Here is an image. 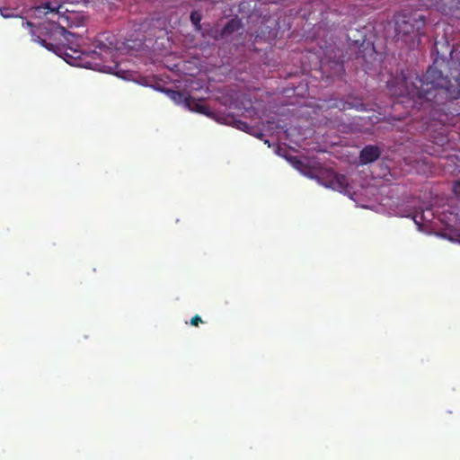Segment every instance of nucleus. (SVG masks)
Here are the masks:
<instances>
[{
    "label": "nucleus",
    "mask_w": 460,
    "mask_h": 460,
    "mask_svg": "<svg viewBox=\"0 0 460 460\" xmlns=\"http://www.w3.org/2000/svg\"><path fill=\"white\" fill-rule=\"evenodd\" d=\"M449 66L456 86L443 76L441 71L431 66L422 77L404 76L398 89L389 84L390 92L394 95L407 96L414 102L415 105L420 106L424 102L440 105L447 101H455L460 96V47L452 49Z\"/></svg>",
    "instance_id": "f257e3e1"
},
{
    "label": "nucleus",
    "mask_w": 460,
    "mask_h": 460,
    "mask_svg": "<svg viewBox=\"0 0 460 460\" xmlns=\"http://www.w3.org/2000/svg\"><path fill=\"white\" fill-rule=\"evenodd\" d=\"M62 30V36L66 43V47L63 46L62 49L58 48L57 54L61 57L66 63L75 66H84L92 69H96L105 73H114L117 68L115 62V52L118 49L117 44L114 42V37H107L105 43L100 40L95 49L93 50L92 56L94 59H100L101 62H88L84 61L83 56L85 54L80 49L81 38L67 31L64 28Z\"/></svg>",
    "instance_id": "f03ea898"
},
{
    "label": "nucleus",
    "mask_w": 460,
    "mask_h": 460,
    "mask_svg": "<svg viewBox=\"0 0 460 460\" xmlns=\"http://www.w3.org/2000/svg\"><path fill=\"white\" fill-rule=\"evenodd\" d=\"M317 181L321 185L343 193L349 198H353L359 190L354 181L349 182L345 175L339 174L332 170L322 172L317 176Z\"/></svg>",
    "instance_id": "7ed1b4c3"
},
{
    "label": "nucleus",
    "mask_w": 460,
    "mask_h": 460,
    "mask_svg": "<svg viewBox=\"0 0 460 460\" xmlns=\"http://www.w3.org/2000/svg\"><path fill=\"white\" fill-rule=\"evenodd\" d=\"M426 24L425 17L420 13L400 14L395 20V31L398 36L418 37Z\"/></svg>",
    "instance_id": "20e7f679"
},
{
    "label": "nucleus",
    "mask_w": 460,
    "mask_h": 460,
    "mask_svg": "<svg viewBox=\"0 0 460 460\" xmlns=\"http://www.w3.org/2000/svg\"><path fill=\"white\" fill-rule=\"evenodd\" d=\"M168 97L177 104H183L190 111L207 114V108L201 103L197 102L194 99L185 96L177 91H168Z\"/></svg>",
    "instance_id": "39448f33"
},
{
    "label": "nucleus",
    "mask_w": 460,
    "mask_h": 460,
    "mask_svg": "<svg viewBox=\"0 0 460 460\" xmlns=\"http://www.w3.org/2000/svg\"><path fill=\"white\" fill-rule=\"evenodd\" d=\"M434 218L435 213L432 208L429 207L425 208H420L414 212L412 216V219L414 223L419 226V229H421V227L431 224Z\"/></svg>",
    "instance_id": "423d86ee"
},
{
    "label": "nucleus",
    "mask_w": 460,
    "mask_h": 460,
    "mask_svg": "<svg viewBox=\"0 0 460 460\" xmlns=\"http://www.w3.org/2000/svg\"><path fill=\"white\" fill-rule=\"evenodd\" d=\"M438 10L446 15L460 17V0H441Z\"/></svg>",
    "instance_id": "0eeeda50"
},
{
    "label": "nucleus",
    "mask_w": 460,
    "mask_h": 460,
    "mask_svg": "<svg viewBox=\"0 0 460 460\" xmlns=\"http://www.w3.org/2000/svg\"><path fill=\"white\" fill-rule=\"evenodd\" d=\"M380 155V150L376 146H366L360 153V160L363 164L372 163Z\"/></svg>",
    "instance_id": "6e6552de"
},
{
    "label": "nucleus",
    "mask_w": 460,
    "mask_h": 460,
    "mask_svg": "<svg viewBox=\"0 0 460 460\" xmlns=\"http://www.w3.org/2000/svg\"><path fill=\"white\" fill-rule=\"evenodd\" d=\"M234 127L242 131L256 136L259 138L261 137L262 136L261 133H257V129H255L253 127L250 126L249 124L242 120H236L234 122Z\"/></svg>",
    "instance_id": "1a4fd4ad"
},
{
    "label": "nucleus",
    "mask_w": 460,
    "mask_h": 460,
    "mask_svg": "<svg viewBox=\"0 0 460 460\" xmlns=\"http://www.w3.org/2000/svg\"><path fill=\"white\" fill-rule=\"evenodd\" d=\"M61 8L60 4H57L52 2H46L41 5L38 6V11L40 13H58Z\"/></svg>",
    "instance_id": "9d476101"
},
{
    "label": "nucleus",
    "mask_w": 460,
    "mask_h": 460,
    "mask_svg": "<svg viewBox=\"0 0 460 460\" xmlns=\"http://www.w3.org/2000/svg\"><path fill=\"white\" fill-rule=\"evenodd\" d=\"M22 22V28L26 29V30H29L31 34V40L32 41L34 42H38L43 46H45L46 48L49 49V46L45 43V40H41L39 36L35 35L33 30H32V27H33V24L30 22H25L23 20L21 21Z\"/></svg>",
    "instance_id": "9b49d317"
},
{
    "label": "nucleus",
    "mask_w": 460,
    "mask_h": 460,
    "mask_svg": "<svg viewBox=\"0 0 460 460\" xmlns=\"http://www.w3.org/2000/svg\"><path fill=\"white\" fill-rule=\"evenodd\" d=\"M239 26V22L235 20L230 21L225 27L223 33L226 34L229 32H232L233 31L236 30Z\"/></svg>",
    "instance_id": "f8f14e48"
},
{
    "label": "nucleus",
    "mask_w": 460,
    "mask_h": 460,
    "mask_svg": "<svg viewBox=\"0 0 460 460\" xmlns=\"http://www.w3.org/2000/svg\"><path fill=\"white\" fill-rule=\"evenodd\" d=\"M190 21L193 23V25L196 27V29H199L200 25L199 22L201 21V15L199 12L194 11L190 14Z\"/></svg>",
    "instance_id": "ddd939ff"
},
{
    "label": "nucleus",
    "mask_w": 460,
    "mask_h": 460,
    "mask_svg": "<svg viewBox=\"0 0 460 460\" xmlns=\"http://www.w3.org/2000/svg\"><path fill=\"white\" fill-rule=\"evenodd\" d=\"M290 164L298 171H300L303 174L306 175V172L303 170L304 164L298 160L296 157H293L289 159Z\"/></svg>",
    "instance_id": "4468645a"
},
{
    "label": "nucleus",
    "mask_w": 460,
    "mask_h": 460,
    "mask_svg": "<svg viewBox=\"0 0 460 460\" xmlns=\"http://www.w3.org/2000/svg\"><path fill=\"white\" fill-rule=\"evenodd\" d=\"M454 194L460 199V181H456L453 187Z\"/></svg>",
    "instance_id": "2eb2a0df"
},
{
    "label": "nucleus",
    "mask_w": 460,
    "mask_h": 460,
    "mask_svg": "<svg viewBox=\"0 0 460 460\" xmlns=\"http://www.w3.org/2000/svg\"><path fill=\"white\" fill-rule=\"evenodd\" d=\"M199 322H201L200 317H199V316H198V315H196V316H194V317L191 319L190 323H191L192 325L196 326V325H198V323H199Z\"/></svg>",
    "instance_id": "dca6fc26"
},
{
    "label": "nucleus",
    "mask_w": 460,
    "mask_h": 460,
    "mask_svg": "<svg viewBox=\"0 0 460 460\" xmlns=\"http://www.w3.org/2000/svg\"><path fill=\"white\" fill-rule=\"evenodd\" d=\"M1 15L4 18L11 17L12 15L9 13H5L4 11H1Z\"/></svg>",
    "instance_id": "f3484780"
},
{
    "label": "nucleus",
    "mask_w": 460,
    "mask_h": 460,
    "mask_svg": "<svg viewBox=\"0 0 460 460\" xmlns=\"http://www.w3.org/2000/svg\"><path fill=\"white\" fill-rule=\"evenodd\" d=\"M458 99H460V96L456 100H458Z\"/></svg>",
    "instance_id": "a211bd4d"
}]
</instances>
